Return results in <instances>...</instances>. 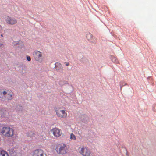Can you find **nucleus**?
<instances>
[{"label":"nucleus","instance_id":"nucleus-1","mask_svg":"<svg viewBox=\"0 0 156 156\" xmlns=\"http://www.w3.org/2000/svg\"><path fill=\"white\" fill-rule=\"evenodd\" d=\"M55 150L58 154L63 155L67 153L68 148L66 144L61 143L56 146Z\"/></svg>","mask_w":156,"mask_h":156},{"label":"nucleus","instance_id":"nucleus-2","mask_svg":"<svg viewBox=\"0 0 156 156\" xmlns=\"http://www.w3.org/2000/svg\"><path fill=\"white\" fill-rule=\"evenodd\" d=\"M1 133L6 137H12L14 134L13 129L9 127H4L2 129Z\"/></svg>","mask_w":156,"mask_h":156},{"label":"nucleus","instance_id":"nucleus-3","mask_svg":"<svg viewBox=\"0 0 156 156\" xmlns=\"http://www.w3.org/2000/svg\"><path fill=\"white\" fill-rule=\"evenodd\" d=\"M55 112L58 117L65 119L67 117V112L62 108H58L56 109Z\"/></svg>","mask_w":156,"mask_h":156},{"label":"nucleus","instance_id":"nucleus-4","mask_svg":"<svg viewBox=\"0 0 156 156\" xmlns=\"http://www.w3.org/2000/svg\"><path fill=\"white\" fill-rule=\"evenodd\" d=\"M79 153L83 156H90L91 152L87 147L82 146L80 147L78 149Z\"/></svg>","mask_w":156,"mask_h":156},{"label":"nucleus","instance_id":"nucleus-5","mask_svg":"<svg viewBox=\"0 0 156 156\" xmlns=\"http://www.w3.org/2000/svg\"><path fill=\"white\" fill-rule=\"evenodd\" d=\"M32 156H47V155L43 150L37 149L33 151Z\"/></svg>","mask_w":156,"mask_h":156},{"label":"nucleus","instance_id":"nucleus-6","mask_svg":"<svg viewBox=\"0 0 156 156\" xmlns=\"http://www.w3.org/2000/svg\"><path fill=\"white\" fill-rule=\"evenodd\" d=\"M5 20L6 23L9 25H13L17 23V20L16 19L9 16L6 17Z\"/></svg>","mask_w":156,"mask_h":156},{"label":"nucleus","instance_id":"nucleus-7","mask_svg":"<svg viewBox=\"0 0 156 156\" xmlns=\"http://www.w3.org/2000/svg\"><path fill=\"white\" fill-rule=\"evenodd\" d=\"M51 132L54 136L56 137L61 136L62 133L61 130L57 128H53L51 130Z\"/></svg>","mask_w":156,"mask_h":156},{"label":"nucleus","instance_id":"nucleus-8","mask_svg":"<svg viewBox=\"0 0 156 156\" xmlns=\"http://www.w3.org/2000/svg\"><path fill=\"white\" fill-rule=\"evenodd\" d=\"M42 55V53L38 51H35L33 53L34 57L35 60L37 61L41 59Z\"/></svg>","mask_w":156,"mask_h":156},{"label":"nucleus","instance_id":"nucleus-9","mask_svg":"<svg viewBox=\"0 0 156 156\" xmlns=\"http://www.w3.org/2000/svg\"><path fill=\"white\" fill-rule=\"evenodd\" d=\"M8 114V112L5 109L0 108V117H5Z\"/></svg>","mask_w":156,"mask_h":156},{"label":"nucleus","instance_id":"nucleus-10","mask_svg":"<svg viewBox=\"0 0 156 156\" xmlns=\"http://www.w3.org/2000/svg\"><path fill=\"white\" fill-rule=\"evenodd\" d=\"M0 156H9L8 153L3 150H1L0 151Z\"/></svg>","mask_w":156,"mask_h":156},{"label":"nucleus","instance_id":"nucleus-11","mask_svg":"<svg viewBox=\"0 0 156 156\" xmlns=\"http://www.w3.org/2000/svg\"><path fill=\"white\" fill-rule=\"evenodd\" d=\"M92 37V35L90 33L87 34L86 35V37L88 40L91 41Z\"/></svg>","mask_w":156,"mask_h":156},{"label":"nucleus","instance_id":"nucleus-12","mask_svg":"<svg viewBox=\"0 0 156 156\" xmlns=\"http://www.w3.org/2000/svg\"><path fill=\"white\" fill-rule=\"evenodd\" d=\"M70 139L71 140H75L76 139V136L74 134L71 133L70 134Z\"/></svg>","mask_w":156,"mask_h":156},{"label":"nucleus","instance_id":"nucleus-13","mask_svg":"<svg viewBox=\"0 0 156 156\" xmlns=\"http://www.w3.org/2000/svg\"><path fill=\"white\" fill-rule=\"evenodd\" d=\"M112 61L115 63H117L118 62V60L117 58L115 57H113L112 58Z\"/></svg>","mask_w":156,"mask_h":156},{"label":"nucleus","instance_id":"nucleus-14","mask_svg":"<svg viewBox=\"0 0 156 156\" xmlns=\"http://www.w3.org/2000/svg\"><path fill=\"white\" fill-rule=\"evenodd\" d=\"M12 98V95L11 94H8V97L7 98L8 100H11Z\"/></svg>","mask_w":156,"mask_h":156},{"label":"nucleus","instance_id":"nucleus-15","mask_svg":"<svg viewBox=\"0 0 156 156\" xmlns=\"http://www.w3.org/2000/svg\"><path fill=\"white\" fill-rule=\"evenodd\" d=\"M4 96L2 94V91L1 90H0V98H3Z\"/></svg>","mask_w":156,"mask_h":156},{"label":"nucleus","instance_id":"nucleus-16","mask_svg":"<svg viewBox=\"0 0 156 156\" xmlns=\"http://www.w3.org/2000/svg\"><path fill=\"white\" fill-rule=\"evenodd\" d=\"M153 110L154 111H156V105H154L153 107Z\"/></svg>","mask_w":156,"mask_h":156},{"label":"nucleus","instance_id":"nucleus-17","mask_svg":"<svg viewBox=\"0 0 156 156\" xmlns=\"http://www.w3.org/2000/svg\"><path fill=\"white\" fill-rule=\"evenodd\" d=\"M27 60L29 61L31 60V58L29 56H27Z\"/></svg>","mask_w":156,"mask_h":156},{"label":"nucleus","instance_id":"nucleus-18","mask_svg":"<svg viewBox=\"0 0 156 156\" xmlns=\"http://www.w3.org/2000/svg\"><path fill=\"white\" fill-rule=\"evenodd\" d=\"M2 93L4 96V95H5L7 94V92L5 91H4L3 92H2Z\"/></svg>","mask_w":156,"mask_h":156},{"label":"nucleus","instance_id":"nucleus-19","mask_svg":"<svg viewBox=\"0 0 156 156\" xmlns=\"http://www.w3.org/2000/svg\"><path fill=\"white\" fill-rule=\"evenodd\" d=\"M13 44L14 45H16L18 44L16 43V42H13Z\"/></svg>","mask_w":156,"mask_h":156},{"label":"nucleus","instance_id":"nucleus-20","mask_svg":"<svg viewBox=\"0 0 156 156\" xmlns=\"http://www.w3.org/2000/svg\"><path fill=\"white\" fill-rule=\"evenodd\" d=\"M65 64L66 66H68L69 64V62H65Z\"/></svg>","mask_w":156,"mask_h":156},{"label":"nucleus","instance_id":"nucleus-21","mask_svg":"<svg viewBox=\"0 0 156 156\" xmlns=\"http://www.w3.org/2000/svg\"><path fill=\"white\" fill-rule=\"evenodd\" d=\"M57 64H58L59 66H61V64L60 63H57Z\"/></svg>","mask_w":156,"mask_h":156},{"label":"nucleus","instance_id":"nucleus-22","mask_svg":"<svg viewBox=\"0 0 156 156\" xmlns=\"http://www.w3.org/2000/svg\"><path fill=\"white\" fill-rule=\"evenodd\" d=\"M122 87V86H120L121 89Z\"/></svg>","mask_w":156,"mask_h":156},{"label":"nucleus","instance_id":"nucleus-23","mask_svg":"<svg viewBox=\"0 0 156 156\" xmlns=\"http://www.w3.org/2000/svg\"><path fill=\"white\" fill-rule=\"evenodd\" d=\"M127 84L126 83H125L124 85H126Z\"/></svg>","mask_w":156,"mask_h":156},{"label":"nucleus","instance_id":"nucleus-24","mask_svg":"<svg viewBox=\"0 0 156 156\" xmlns=\"http://www.w3.org/2000/svg\"><path fill=\"white\" fill-rule=\"evenodd\" d=\"M1 45H2V44H1L0 43V46H1Z\"/></svg>","mask_w":156,"mask_h":156},{"label":"nucleus","instance_id":"nucleus-25","mask_svg":"<svg viewBox=\"0 0 156 156\" xmlns=\"http://www.w3.org/2000/svg\"><path fill=\"white\" fill-rule=\"evenodd\" d=\"M33 133V135H34V133Z\"/></svg>","mask_w":156,"mask_h":156},{"label":"nucleus","instance_id":"nucleus-26","mask_svg":"<svg viewBox=\"0 0 156 156\" xmlns=\"http://www.w3.org/2000/svg\"><path fill=\"white\" fill-rule=\"evenodd\" d=\"M1 36H3V35H2H2H1Z\"/></svg>","mask_w":156,"mask_h":156}]
</instances>
